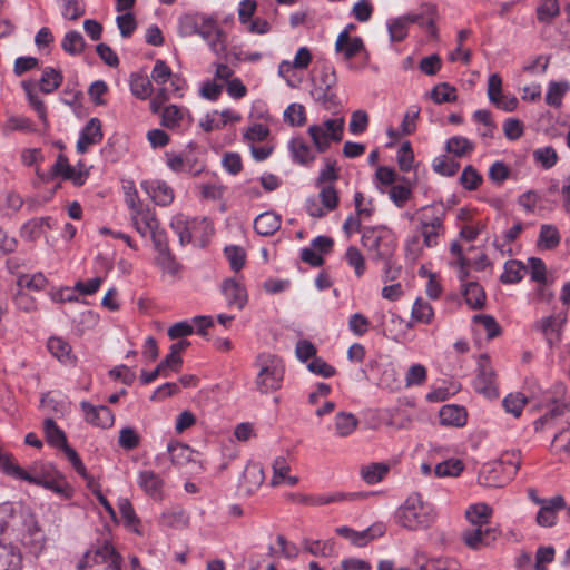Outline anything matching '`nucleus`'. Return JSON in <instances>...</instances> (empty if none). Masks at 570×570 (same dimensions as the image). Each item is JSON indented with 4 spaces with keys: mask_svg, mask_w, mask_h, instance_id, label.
Here are the masks:
<instances>
[{
    "mask_svg": "<svg viewBox=\"0 0 570 570\" xmlns=\"http://www.w3.org/2000/svg\"><path fill=\"white\" fill-rule=\"evenodd\" d=\"M474 390L488 399L499 396L497 373L491 364L490 357L487 354L479 356L478 373L473 381Z\"/></svg>",
    "mask_w": 570,
    "mask_h": 570,
    "instance_id": "7",
    "label": "nucleus"
},
{
    "mask_svg": "<svg viewBox=\"0 0 570 570\" xmlns=\"http://www.w3.org/2000/svg\"><path fill=\"white\" fill-rule=\"evenodd\" d=\"M566 508V500L562 495H554L544 502L535 518L540 527H553L557 523V513Z\"/></svg>",
    "mask_w": 570,
    "mask_h": 570,
    "instance_id": "18",
    "label": "nucleus"
},
{
    "mask_svg": "<svg viewBox=\"0 0 570 570\" xmlns=\"http://www.w3.org/2000/svg\"><path fill=\"white\" fill-rule=\"evenodd\" d=\"M358 419L350 412H338L334 417V432L340 438H347L358 426Z\"/></svg>",
    "mask_w": 570,
    "mask_h": 570,
    "instance_id": "34",
    "label": "nucleus"
},
{
    "mask_svg": "<svg viewBox=\"0 0 570 570\" xmlns=\"http://www.w3.org/2000/svg\"><path fill=\"white\" fill-rule=\"evenodd\" d=\"M281 227V217L273 212L259 214L254 220V229L262 236H271Z\"/></svg>",
    "mask_w": 570,
    "mask_h": 570,
    "instance_id": "33",
    "label": "nucleus"
},
{
    "mask_svg": "<svg viewBox=\"0 0 570 570\" xmlns=\"http://www.w3.org/2000/svg\"><path fill=\"white\" fill-rule=\"evenodd\" d=\"M289 149L293 154L294 160L302 165L309 164L315 159L313 149L302 138L292 139Z\"/></svg>",
    "mask_w": 570,
    "mask_h": 570,
    "instance_id": "43",
    "label": "nucleus"
},
{
    "mask_svg": "<svg viewBox=\"0 0 570 570\" xmlns=\"http://www.w3.org/2000/svg\"><path fill=\"white\" fill-rule=\"evenodd\" d=\"M345 118L343 116L324 119L320 124L308 127V135L318 153L326 151L331 142L343 139Z\"/></svg>",
    "mask_w": 570,
    "mask_h": 570,
    "instance_id": "4",
    "label": "nucleus"
},
{
    "mask_svg": "<svg viewBox=\"0 0 570 570\" xmlns=\"http://www.w3.org/2000/svg\"><path fill=\"white\" fill-rule=\"evenodd\" d=\"M364 49L362 38L351 37L348 30H343L338 33L335 42V51L342 55L345 60H351Z\"/></svg>",
    "mask_w": 570,
    "mask_h": 570,
    "instance_id": "21",
    "label": "nucleus"
},
{
    "mask_svg": "<svg viewBox=\"0 0 570 570\" xmlns=\"http://www.w3.org/2000/svg\"><path fill=\"white\" fill-rule=\"evenodd\" d=\"M255 366L258 368L255 385L259 393L268 394L281 389L285 368L279 357L271 353H261L256 357Z\"/></svg>",
    "mask_w": 570,
    "mask_h": 570,
    "instance_id": "2",
    "label": "nucleus"
},
{
    "mask_svg": "<svg viewBox=\"0 0 570 570\" xmlns=\"http://www.w3.org/2000/svg\"><path fill=\"white\" fill-rule=\"evenodd\" d=\"M532 156L534 161L540 164L543 169L552 168L559 159L556 149L551 146L533 150Z\"/></svg>",
    "mask_w": 570,
    "mask_h": 570,
    "instance_id": "58",
    "label": "nucleus"
},
{
    "mask_svg": "<svg viewBox=\"0 0 570 570\" xmlns=\"http://www.w3.org/2000/svg\"><path fill=\"white\" fill-rule=\"evenodd\" d=\"M63 76L59 70L52 67H46L42 70L39 87L43 94H51L61 86Z\"/></svg>",
    "mask_w": 570,
    "mask_h": 570,
    "instance_id": "38",
    "label": "nucleus"
},
{
    "mask_svg": "<svg viewBox=\"0 0 570 570\" xmlns=\"http://www.w3.org/2000/svg\"><path fill=\"white\" fill-rule=\"evenodd\" d=\"M57 472L58 470L53 464L48 462H38L31 466L30 471H26L23 481L41 487L43 481L57 475Z\"/></svg>",
    "mask_w": 570,
    "mask_h": 570,
    "instance_id": "29",
    "label": "nucleus"
},
{
    "mask_svg": "<svg viewBox=\"0 0 570 570\" xmlns=\"http://www.w3.org/2000/svg\"><path fill=\"white\" fill-rule=\"evenodd\" d=\"M445 149L455 157H464L473 151L474 145L465 137L454 136L446 141Z\"/></svg>",
    "mask_w": 570,
    "mask_h": 570,
    "instance_id": "54",
    "label": "nucleus"
},
{
    "mask_svg": "<svg viewBox=\"0 0 570 570\" xmlns=\"http://www.w3.org/2000/svg\"><path fill=\"white\" fill-rule=\"evenodd\" d=\"M41 487L55 492L65 499H70L73 494L71 485L66 481L65 476L59 471L57 472V475L51 476L47 481H43Z\"/></svg>",
    "mask_w": 570,
    "mask_h": 570,
    "instance_id": "48",
    "label": "nucleus"
},
{
    "mask_svg": "<svg viewBox=\"0 0 570 570\" xmlns=\"http://www.w3.org/2000/svg\"><path fill=\"white\" fill-rule=\"evenodd\" d=\"M561 236L558 228L551 224H543L540 227L537 245L540 249L551 250L559 246Z\"/></svg>",
    "mask_w": 570,
    "mask_h": 570,
    "instance_id": "35",
    "label": "nucleus"
},
{
    "mask_svg": "<svg viewBox=\"0 0 570 570\" xmlns=\"http://www.w3.org/2000/svg\"><path fill=\"white\" fill-rule=\"evenodd\" d=\"M137 484L148 497L157 501L163 500L165 481L158 473L151 470L139 471Z\"/></svg>",
    "mask_w": 570,
    "mask_h": 570,
    "instance_id": "16",
    "label": "nucleus"
},
{
    "mask_svg": "<svg viewBox=\"0 0 570 570\" xmlns=\"http://www.w3.org/2000/svg\"><path fill=\"white\" fill-rule=\"evenodd\" d=\"M360 497V493L336 492L332 494H321L317 497L304 498L302 501L311 505H325L345 500L352 501Z\"/></svg>",
    "mask_w": 570,
    "mask_h": 570,
    "instance_id": "47",
    "label": "nucleus"
},
{
    "mask_svg": "<svg viewBox=\"0 0 570 570\" xmlns=\"http://www.w3.org/2000/svg\"><path fill=\"white\" fill-rule=\"evenodd\" d=\"M525 267L521 262L511 259L505 262L504 271L500 276V279L503 284H515L522 279V271Z\"/></svg>",
    "mask_w": 570,
    "mask_h": 570,
    "instance_id": "56",
    "label": "nucleus"
},
{
    "mask_svg": "<svg viewBox=\"0 0 570 570\" xmlns=\"http://www.w3.org/2000/svg\"><path fill=\"white\" fill-rule=\"evenodd\" d=\"M472 321L474 324L482 326L489 340L497 337L501 333L500 325L491 315L478 314L473 316Z\"/></svg>",
    "mask_w": 570,
    "mask_h": 570,
    "instance_id": "64",
    "label": "nucleus"
},
{
    "mask_svg": "<svg viewBox=\"0 0 570 570\" xmlns=\"http://www.w3.org/2000/svg\"><path fill=\"white\" fill-rule=\"evenodd\" d=\"M129 214L135 229L142 237H147L150 232L159 226L155 212L148 206H138Z\"/></svg>",
    "mask_w": 570,
    "mask_h": 570,
    "instance_id": "14",
    "label": "nucleus"
},
{
    "mask_svg": "<svg viewBox=\"0 0 570 570\" xmlns=\"http://www.w3.org/2000/svg\"><path fill=\"white\" fill-rule=\"evenodd\" d=\"M220 288L228 307H236L239 311L245 307L248 295L244 284L235 278H227L222 283Z\"/></svg>",
    "mask_w": 570,
    "mask_h": 570,
    "instance_id": "15",
    "label": "nucleus"
},
{
    "mask_svg": "<svg viewBox=\"0 0 570 570\" xmlns=\"http://www.w3.org/2000/svg\"><path fill=\"white\" fill-rule=\"evenodd\" d=\"M417 234L412 235L405 242V255L411 262H416L424 252V248L438 246L439 238L445 234V227H416Z\"/></svg>",
    "mask_w": 570,
    "mask_h": 570,
    "instance_id": "5",
    "label": "nucleus"
},
{
    "mask_svg": "<svg viewBox=\"0 0 570 570\" xmlns=\"http://www.w3.org/2000/svg\"><path fill=\"white\" fill-rule=\"evenodd\" d=\"M463 296L466 304L473 309L481 308L484 305L485 293L475 282H469L463 285Z\"/></svg>",
    "mask_w": 570,
    "mask_h": 570,
    "instance_id": "41",
    "label": "nucleus"
},
{
    "mask_svg": "<svg viewBox=\"0 0 570 570\" xmlns=\"http://www.w3.org/2000/svg\"><path fill=\"white\" fill-rule=\"evenodd\" d=\"M434 507L422 500L419 493H412L397 509L399 523L409 530L428 529L435 520Z\"/></svg>",
    "mask_w": 570,
    "mask_h": 570,
    "instance_id": "1",
    "label": "nucleus"
},
{
    "mask_svg": "<svg viewBox=\"0 0 570 570\" xmlns=\"http://www.w3.org/2000/svg\"><path fill=\"white\" fill-rule=\"evenodd\" d=\"M478 481L481 485L490 488L503 487L510 479L501 471L500 464L490 463L482 466Z\"/></svg>",
    "mask_w": 570,
    "mask_h": 570,
    "instance_id": "24",
    "label": "nucleus"
},
{
    "mask_svg": "<svg viewBox=\"0 0 570 570\" xmlns=\"http://www.w3.org/2000/svg\"><path fill=\"white\" fill-rule=\"evenodd\" d=\"M390 465L384 462H375L362 466L361 476L367 484H376L389 473Z\"/></svg>",
    "mask_w": 570,
    "mask_h": 570,
    "instance_id": "39",
    "label": "nucleus"
},
{
    "mask_svg": "<svg viewBox=\"0 0 570 570\" xmlns=\"http://www.w3.org/2000/svg\"><path fill=\"white\" fill-rule=\"evenodd\" d=\"M209 16L204 13H187L179 18L178 31L183 37L200 35Z\"/></svg>",
    "mask_w": 570,
    "mask_h": 570,
    "instance_id": "25",
    "label": "nucleus"
},
{
    "mask_svg": "<svg viewBox=\"0 0 570 570\" xmlns=\"http://www.w3.org/2000/svg\"><path fill=\"white\" fill-rule=\"evenodd\" d=\"M171 229L178 235L180 245H186L193 240L198 229H210L207 219H189L183 215L175 216L170 222Z\"/></svg>",
    "mask_w": 570,
    "mask_h": 570,
    "instance_id": "10",
    "label": "nucleus"
},
{
    "mask_svg": "<svg viewBox=\"0 0 570 570\" xmlns=\"http://www.w3.org/2000/svg\"><path fill=\"white\" fill-rule=\"evenodd\" d=\"M191 122L193 117L186 108L168 105L161 111V125L170 130L184 131Z\"/></svg>",
    "mask_w": 570,
    "mask_h": 570,
    "instance_id": "12",
    "label": "nucleus"
},
{
    "mask_svg": "<svg viewBox=\"0 0 570 570\" xmlns=\"http://www.w3.org/2000/svg\"><path fill=\"white\" fill-rule=\"evenodd\" d=\"M440 423L444 426H464L468 413L463 406L448 404L443 405L439 412Z\"/></svg>",
    "mask_w": 570,
    "mask_h": 570,
    "instance_id": "27",
    "label": "nucleus"
},
{
    "mask_svg": "<svg viewBox=\"0 0 570 570\" xmlns=\"http://www.w3.org/2000/svg\"><path fill=\"white\" fill-rule=\"evenodd\" d=\"M406 17H415L417 20L410 21L425 28L432 38L438 37L436 20L439 18L436 6L426 3L421 6L417 12L409 13Z\"/></svg>",
    "mask_w": 570,
    "mask_h": 570,
    "instance_id": "23",
    "label": "nucleus"
},
{
    "mask_svg": "<svg viewBox=\"0 0 570 570\" xmlns=\"http://www.w3.org/2000/svg\"><path fill=\"white\" fill-rule=\"evenodd\" d=\"M494 463L500 464L501 471L511 480L521 465V453L518 450L507 451L502 453L500 459Z\"/></svg>",
    "mask_w": 570,
    "mask_h": 570,
    "instance_id": "37",
    "label": "nucleus"
},
{
    "mask_svg": "<svg viewBox=\"0 0 570 570\" xmlns=\"http://www.w3.org/2000/svg\"><path fill=\"white\" fill-rule=\"evenodd\" d=\"M412 318L416 322L429 324L434 316V311L430 303L422 298H416L412 307Z\"/></svg>",
    "mask_w": 570,
    "mask_h": 570,
    "instance_id": "60",
    "label": "nucleus"
},
{
    "mask_svg": "<svg viewBox=\"0 0 570 570\" xmlns=\"http://www.w3.org/2000/svg\"><path fill=\"white\" fill-rule=\"evenodd\" d=\"M141 187L159 206H167L174 200V191L165 181H145Z\"/></svg>",
    "mask_w": 570,
    "mask_h": 570,
    "instance_id": "26",
    "label": "nucleus"
},
{
    "mask_svg": "<svg viewBox=\"0 0 570 570\" xmlns=\"http://www.w3.org/2000/svg\"><path fill=\"white\" fill-rule=\"evenodd\" d=\"M303 548L308 551L311 554L316 557H326L333 552L334 542L331 540L327 541H313L309 539L303 540Z\"/></svg>",
    "mask_w": 570,
    "mask_h": 570,
    "instance_id": "62",
    "label": "nucleus"
},
{
    "mask_svg": "<svg viewBox=\"0 0 570 570\" xmlns=\"http://www.w3.org/2000/svg\"><path fill=\"white\" fill-rule=\"evenodd\" d=\"M86 47L85 39L79 31H68L61 41V48L71 56L80 55Z\"/></svg>",
    "mask_w": 570,
    "mask_h": 570,
    "instance_id": "49",
    "label": "nucleus"
},
{
    "mask_svg": "<svg viewBox=\"0 0 570 570\" xmlns=\"http://www.w3.org/2000/svg\"><path fill=\"white\" fill-rule=\"evenodd\" d=\"M80 406L88 423L102 429L112 426L115 417L109 407L105 405L95 406L87 401H82Z\"/></svg>",
    "mask_w": 570,
    "mask_h": 570,
    "instance_id": "17",
    "label": "nucleus"
},
{
    "mask_svg": "<svg viewBox=\"0 0 570 570\" xmlns=\"http://www.w3.org/2000/svg\"><path fill=\"white\" fill-rule=\"evenodd\" d=\"M0 570H21V556L13 547L0 544Z\"/></svg>",
    "mask_w": 570,
    "mask_h": 570,
    "instance_id": "45",
    "label": "nucleus"
},
{
    "mask_svg": "<svg viewBox=\"0 0 570 570\" xmlns=\"http://www.w3.org/2000/svg\"><path fill=\"white\" fill-rule=\"evenodd\" d=\"M199 37L207 43L214 55L217 57L226 55L227 35L213 17L209 16Z\"/></svg>",
    "mask_w": 570,
    "mask_h": 570,
    "instance_id": "9",
    "label": "nucleus"
},
{
    "mask_svg": "<svg viewBox=\"0 0 570 570\" xmlns=\"http://www.w3.org/2000/svg\"><path fill=\"white\" fill-rule=\"evenodd\" d=\"M154 261L164 275L169 276L173 281L180 278L183 265L177 261L171 250L156 254Z\"/></svg>",
    "mask_w": 570,
    "mask_h": 570,
    "instance_id": "28",
    "label": "nucleus"
},
{
    "mask_svg": "<svg viewBox=\"0 0 570 570\" xmlns=\"http://www.w3.org/2000/svg\"><path fill=\"white\" fill-rule=\"evenodd\" d=\"M50 353L65 364H75L76 357L71 353V346L60 337H50L48 341Z\"/></svg>",
    "mask_w": 570,
    "mask_h": 570,
    "instance_id": "36",
    "label": "nucleus"
},
{
    "mask_svg": "<svg viewBox=\"0 0 570 570\" xmlns=\"http://www.w3.org/2000/svg\"><path fill=\"white\" fill-rule=\"evenodd\" d=\"M446 208L442 203H434L419 208L411 217L421 227H445Z\"/></svg>",
    "mask_w": 570,
    "mask_h": 570,
    "instance_id": "11",
    "label": "nucleus"
},
{
    "mask_svg": "<svg viewBox=\"0 0 570 570\" xmlns=\"http://www.w3.org/2000/svg\"><path fill=\"white\" fill-rule=\"evenodd\" d=\"M167 453L170 462L175 466H184L193 461L194 450L179 441H169L167 444Z\"/></svg>",
    "mask_w": 570,
    "mask_h": 570,
    "instance_id": "31",
    "label": "nucleus"
},
{
    "mask_svg": "<svg viewBox=\"0 0 570 570\" xmlns=\"http://www.w3.org/2000/svg\"><path fill=\"white\" fill-rule=\"evenodd\" d=\"M415 20H417L415 17H406V14L391 20L387 24L391 41L404 40L407 36V27L411 24L410 21Z\"/></svg>",
    "mask_w": 570,
    "mask_h": 570,
    "instance_id": "44",
    "label": "nucleus"
},
{
    "mask_svg": "<svg viewBox=\"0 0 570 570\" xmlns=\"http://www.w3.org/2000/svg\"><path fill=\"white\" fill-rule=\"evenodd\" d=\"M43 430L46 434V440L50 445L61 450L63 446L68 444L65 432L60 428H58V425L52 419L45 420Z\"/></svg>",
    "mask_w": 570,
    "mask_h": 570,
    "instance_id": "42",
    "label": "nucleus"
},
{
    "mask_svg": "<svg viewBox=\"0 0 570 570\" xmlns=\"http://www.w3.org/2000/svg\"><path fill=\"white\" fill-rule=\"evenodd\" d=\"M567 321L568 313L566 311L550 314L537 320L532 324V330L543 337L549 348H554L562 342Z\"/></svg>",
    "mask_w": 570,
    "mask_h": 570,
    "instance_id": "6",
    "label": "nucleus"
},
{
    "mask_svg": "<svg viewBox=\"0 0 570 570\" xmlns=\"http://www.w3.org/2000/svg\"><path fill=\"white\" fill-rule=\"evenodd\" d=\"M61 7V14L65 19L75 21L86 12L82 0H58Z\"/></svg>",
    "mask_w": 570,
    "mask_h": 570,
    "instance_id": "55",
    "label": "nucleus"
},
{
    "mask_svg": "<svg viewBox=\"0 0 570 570\" xmlns=\"http://www.w3.org/2000/svg\"><path fill=\"white\" fill-rule=\"evenodd\" d=\"M492 508L487 503H475L470 505L465 511V518L469 527H490V518Z\"/></svg>",
    "mask_w": 570,
    "mask_h": 570,
    "instance_id": "32",
    "label": "nucleus"
},
{
    "mask_svg": "<svg viewBox=\"0 0 570 570\" xmlns=\"http://www.w3.org/2000/svg\"><path fill=\"white\" fill-rule=\"evenodd\" d=\"M338 205V194L334 186H323L317 197H309L305 207L309 216L315 218L324 217L327 213L334 210Z\"/></svg>",
    "mask_w": 570,
    "mask_h": 570,
    "instance_id": "8",
    "label": "nucleus"
},
{
    "mask_svg": "<svg viewBox=\"0 0 570 570\" xmlns=\"http://www.w3.org/2000/svg\"><path fill=\"white\" fill-rule=\"evenodd\" d=\"M21 511H17L14 505L10 502L0 504V534L11 531L16 535L20 534V519Z\"/></svg>",
    "mask_w": 570,
    "mask_h": 570,
    "instance_id": "22",
    "label": "nucleus"
},
{
    "mask_svg": "<svg viewBox=\"0 0 570 570\" xmlns=\"http://www.w3.org/2000/svg\"><path fill=\"white\" fill-rule=\"evenodd\" d=\"M570 90L567 81H551L546 94V102L551 107H560L563 96Z\"/></svg>",
    "mask_w": 570,
    "mask_h": 570,
    "instance_id": "52",
    "label": "nucleus"
},
{
    "mask_svg": "<svg viewBox=\"0 0 570 570\" xmlns=\"http://www.w3.org/2000/svg\"><path fill=\"white\" fill-rule=\"evenodd\" d=\"M95 558L96 563L105 564V570H121V557L109 542L96 548Z\"/></svg>",
    "mask_w": 570,
    "mask_h": 570,
    "instance_id": "30",
    "label": "nucleus"
},
{
    "mask_svg": "<svg viewBox=\"0 0 570 570\" xmlns=\"http://www.w3.org/2000/svg\"><path fill=\"white\" fill-rule=\"evenodd\" d=\"M163 523L171 528H185L188 524L189 518L186 511L176 508L161 515Z\"/></svg>",
    "mask_w": 570,
    "mask_h": 570,
    "instance_id": "61",
    "label": "nucleus"
},
{
    "mask_svg": "<svg viewBox=\"0 0 570 570\" xmlns=\"http://www.w3.org/2000/svg\"><path fill=\"white\" fill-rule=\"evenodd\" d=\"M17 285L20 288L41 291L47 285V278L42 273H36L33 275L21 274L17 278Z\"/></svg>",
    "mask_w": 570,
    "mask_h": 570,
    "instance_id": "59",
    "label": "nucleus"
},
{
    "mask_svg": "<svg viewBox=\"0 0 570 570\" xmlns=\"http://www.w3.org/2000/svg\"><path fill=\"white\" fill-rule=\"evenodd\" d=\"M498 537L497 529L492 527H468L462 532V540L466 547L479 550L495 541Z\"/></svg>",
    "mask_w": 570,
    "mask_h": 570,
    "instance_id": "13",
    "label": "nucleus"
},
{
    "mask_svg": "<svg viewBox=\"0 0 570 570\" xmlns=\"http://www.w3.org/2000/svg\"><path fill=\"white\" fill-rule=\"evenodd\" d=\"M102 140L101 122L98 118H91L80 132L77 141V151L85 154L90 146Z\"/></svg>",
    "mask_w": 570,
    "mask_h": 570,
    "instance_id": "20",
    "label": "nucleus"
},
{
    "mask_svg": "<svg viewBox=\"0 0 570 570\" xmlns=\"http://www.w3.org/2000/svg\"><path fill=\"white\" fill-rule=\"evenodd\" d=\"M361 242L374 261L389 259L390 256H394L396 237L385 226L364 227Z\"/></svg>",
    "mask_w": 570,
    "mask_h": 570,
    "instance_id": "3",
    "label": "nucleus"
},
{
    "mask_svg": "<svg viewBox=\"0 0 570 570\" xmlns=\"http://www.w3.org/2000/svg\"><path fill=\"white\" fill-rule=\"evenodd\" d=\"M464 470V464L460 459L451 458L440 462L434 468V473L439 478H455Z\"/></svg>",
    "mask_w": 570,
    "mask_h": 570,
    "instance_id": "51",
    "label": "nucleus"
},
{
    "mask_svg": "<svg viewBox=\"0 0 570 570\" xmlns=\"http://www.w3.org/2000/svg\"><path fill=\"white\" fill-rule=\"evenodd\" d=\"M0 471L17 480H24L26 470L22 469L13 456L0 450Z\"/></svg>",
    "mask_w": 570,
    "mask_h": 570,
    "instance_id": "50",
    "label": "nucleus"
},
{
    "mask_svg": "<svg viewBox=\"0 0 570 570\" xmlns=\"http://www.w3.org/2000/svg\"><path fill=\"white\" fill-rule=\"evenodd\" d=\"M118 510L124 519L125 524L130 528L134 532L140 534L139 519L136 515L131 502L127 498H121L118 501Z\"/></svg>",
    "mask_w": 570,
    "mask_h": 570,
    "instance_id": "53",
    "label": "nucleus"
},
{
    "mask_svg": "<svg viewBox=\"0 0 570 570\" xmlns=\"http://www.w3.org/2000/svg\"><path fill=\"white\" fill-rule=\"evenodd\" d=\"M264 480L265 474L262 464L248 462L240 478L239 487L246 494H252L259 489Z\"/></svg>",
    "mask_w": 570,
    "mask_h": 570,
    "instance_id": "19",
    "label": "nucleus"
},
{
    "mask_svg": "<svg viewBox=\"0 0 570 570\" xmlns=\"http://www.w3.org/2000/svg\"><path fill=\"white\" fill-rule=\"evenodd\" d=\"M525 404L527 399L521 393H511L507 395L502 401L504 410L515 417H519L521 415Z\"/></svg>",
    "mask_w": 570,
    "mask_h": 570,
    "instance_id": "63",
    "label": "nucleus"
},
{
    "mask_svg": "<svg viewBox=\"0 0 570 570\" xmlns=\"http://www.w3.org/2000/svg\"><path fill=\"white\" fill-rule=\"evenodd\" d=\"M432 167L435 173L451 177L458 173L460 164L455 159L442 155L433 160Z\"/></svg>",
    "mask_w": 570,
    "mask_h": 570,
    "instance_id": "57",
    "label": "nucleus"
},
{
    "mask_svg": "<svg viewBox=\"0 0 570 570\" xmlns=\"http://www.w3.org/2000/svg\"><path fill=\"white\" fill-rule=\"evenodd\" d=\"M129 86L131 94L141 100L147 99L153 94L151 80L144 75L132 73Z\"/></svg>",
    "mask_w": 570,
    "mask_h": 570,
    "instance_id": "40",
    "label": "nucleus"
},
{
    "mask_svg": "<svg viewBox=\"0 0 570 570\" xmlns=\"http://www.w3.org/2000/svg\"><path fill=\"white\" fill-rule=\"evenodd\" d=\"M20 523H21V527H20V531L21 532L17 537L20 538V540L23 543L28 542L27 541L28 537L29 538H35L36 541H40V539H41L40 529L38 527V522L35 519L33 514H31V513H22V517L20 519Z\"/></svg>",
    "mask_w": 570,
    "mask_h": 570,
    "instance_id": "46",
    "label": "nucleus"
}]
</instances>
